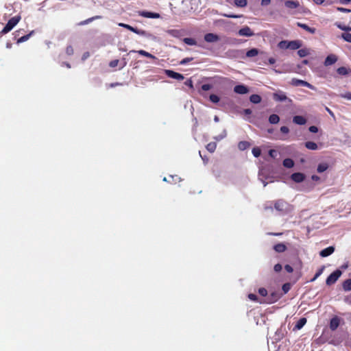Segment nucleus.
<instances>
[{
  "label": "nucleus",
  "mask_w": 351,
  "mask_h": 351,
  "mask_svg": "<svg viewBox=\"0 0 351 351\" xmlns=\"http://www.w3.org/2000/svg\"><path fill=\"white\" fill-rule=\"evenodd\" d=\"M119 26L120 27H123L124 28H126L127 29H129L138 35H141V36H145L147 38H153L154 36L152 34H151L150 33H148L144 30H142V29H139L138 28H136V27H134L130 25H128V24H125V23H119Z\"/></svg>",
  "instance_id": "obj_1"
},
{
  "label": "nucleus",
  "mask_w": 351,
  "mask_h": 351,
  "mask_svg": "<svg viewBox=\"0 0 351 351\" xmlns=\"http://www.w3.org/2000/svg\"><path fill=\"white\" fill-rule=\"evenodd\" d=\"M20 20H21L20 16H16L11 18L8 21V22L7 23L5 26L3 27V29H2L1 33L2 34L8 33L10 31H11L13 29V27L15 25H17V23L19 22Z\"/></svg>",
  "instance_id": "obj_2"
},
{
  "label": "nucleus",
  "mask_w": 351,
  "mask_h": 351,
  "mask_svg": "<svg viewBox=\"0 0 351 351\" xmlns=\"http://www.w3.org/2000/svg\"><path fill=\"white\" fill-rule=\"evenodd\" d=\"M274 208L276 210L280 212L281 214H285L290 210L289 204L282 199L277 200L275 202Z\"/></svg>",
  "instance_id": "obj_3"
},
{
  "label": "nucleus",
  "mask_w": 351,
  "mask_h": 351,
  "mask_svg": "<svg viewBox=\"0 0 351 351\" xmlns=\"http://www.w3.org/2000/svg\"><path fill=\"white\" fill-rule=\"evenodd\" d=\"M342 272L339 269L333 271L326 279V283L327 285L330 286L335 284L339 278L341 276Z\"/></svg>",
  "instance_id": "obj_4"
},
{
  "label": "nucleus",
  "mask_w": 351,
  "mask_h": 351,
  "mask_svg": "<svg viewBox=\"0 0 351 351\" xmlns=\"http://www.w3.org/2000/svg\"><path fill=\"white\" fill-rule=\"evenodd\" d=\"M273 99L276 101H288L289 103L292 102V100L288 98L282 90H278L273 94Z\"/></svg>",
  "instance_id": "obj_5"
},
{
  "label": "nucleus",
  "mask_w": 351,
  "mask_h": 351,
  "mask_svg": "<svg viewBox=\"0 0 351 351\" xmlns=\"http://www.w3.org/2000/svg\"><path fill=\"white\" fill-rule=\"evenodd\" d=\"M291 84L295 86H303L307 87L312 90L316 89V88L314 86H313L312 84H311L310 83H308L306 81L302 80L296 79V78H293L291 80Z\"/></svg>",
  "instance_id": "obj_6"
},
{
  "label": "nucleus",
  "mask_w": 351,
  "mask_h": 351,
  "mask_svg": "<svg viewBox=\"0 0 351 351\" xmlns=\"http://www.w3.org/2000/svg\"><path fill=\"white\" fill-rule=\"evenodd\" d=\"M238 34L241 36H252L254 35V32L248 26H245L240 29L238 32Z\"/></svg>",
  "instance_id": "obj_7"
},
{
  "label": "nucleus",
  "mask_w": 351,
  "mask_h": 351,
  "mask_svg": "<svg viewBox=\"0 0 351 351\" xmlns=\"http://www.w3.org/2000/svg\"><path fill=\"white\" fill-rule=\"evenodd\" d=\"M165 73L168 77L173 79H176L178 80H182L184 79V76L182 74L176 73L171 70H165Z\"/></svg>",
  "instance_id": "obj_8"
},
{
  "label": "nucleus",
  "mask_w": 351,
  "mask_h": 351,
  "mask_svg": "<svg viewBox=\"0 0 351 351\" xmlns=\"http://www.w3.org/2000/svg\"><path fill=\"white\" fill-rule=\"evenodd\" d=\"M219 40V37L215 34L208 33L204 35V40L207 43H215Z\"/></svg>",
  "instance_id": "obj_9"
},
{
  "label": "nucleus",
  "mask_w": 351,
  "mask_h": 351,
  "mask_svg": "<svg viewBox=\"0 0 351 351\" xmlns=\"http://www.w3.org/2000/svg\"><path fill=\"white\" fill-rule=\"evenodd\" d=\"M291 178L296 183H300L305 179V175L302 173H294L291 176Z\"/></svg>",
  "instance_id": "obj_10"
},
{
  "label": "nucleus",
  "mask_w": 351,
  "mask_h": 351,
  "mask_svg": "<svg viewBox=\"0 0 351 351\" xmlns=\"http://www.w3.org/2000/svg\"><path fill=\"white\" fill-rule=\"evenodd\" d=\"M234 91L240 95H244L249 92L247 86L243 84L237 85L234 87Z\"/></svg>",
  "instance_id": "obj_11"
},
{
  "label": "nucleus",
  "mask_w": 351,
  "mask_h": 351,
  "mask_svg": "<svg viewBox=\"0 0 351 351\" xmlns=\"http://www.w3.org/2000/svg\"><path fill=\"white\" fill-rule=\"evenodd\" d=\"M340 324V318L335 316L330 319V328L331 330H335Z\"/></svg>",
  "instance_id": "obj_12"
},
{
  "label": "nucleus",
  "mask_w": 351,
  "mask_h": 351,
  "mask_svg": "<svg viewBox=\"0 0 351 351\" xmlns=\"http://www.w3.org/2000/svg\"><path fill=\"white\" fill-rule=\"evenodd\" d=\"M337 61V57L334 54H330L326 57L324 61V65L328 66L335 64Z\"/></svg>",
  "instance_id": "obj_13"
},
{
  "label": "nucleus",
  "mask_w": 351,
  "mask_h": 351,
  "mask_svg": "<svg viewBox=\"0 0 351 351\" xmlns=\"http://www.w3.org/2000/svg\"><path fill=\"white\" fill-rule=\"evenodd\" d=\"M140 15L149 19H158L160 18V14L158 13L151 12L148 11H143L140 13Z\"/></svg>",
  "instance_id": "obj_14"
},
{
  "label": "nucleus",
  "mask_w": 351,
  "mask_h": 351,
  "mask_svg": "<svg viewBox=\"0 0 351 351\" xmlns=\"http://www.w3.org/2000/svg\"><path fill=\"white\" fill-rule=\"evenodd\" d=\"M335 251V247L332 246L328 247L324 250H322L319 252V255L322 257H326L332 254Z\"/></svg>",
  "instance_id": "obj_15"
},
{
  "label": "nucleus",
  "mask_w": 351,
  "mask_h": 351,
  "mask_svg": "<svg viewBox=\"0 0 351 351\" xmlns=\"http://www.w3.org/2000/svg\"><path fill=\"white\" fill-rule=\"evenodd\" d=\"M285 5L291 10L298 8L300 6V3L298 1H286Z\"/></svg>",
  "instance_id": "obj_16"
},
{
  "label": "nucleus",
  "mask_w": 351,
  "mask_h": 351,
  "mask_svg": "<svg viewBox=\"0 0 351 351\" xmlns=\"http://www.w3.org/2000/svg\"><path fill=\"white\" fill-rule=\"evenodd\" d=\"M293 122L295 124L302 125L306 123V119L302 116L296 115L293 117Z\"/></svg>",
  "instance_id": "obj_17"
},
{
  "label": "nucleus",
  "mask_w": 351,
  "mask_h": 351,
  "mask_svg": "<svg viewBox=\"0 0 351 351\" xmlns=\"http://www.w3.org/2000/svg\"><path fill=\"white\" fill-rule=\"evenodd\" d=\"M130 53H138V54L144 56L145 57L152 58V59H156V58L154 56H153L152 54L148 53L147 51L142 50V49L138 50V51L132 50L130 51Z\"/></svg>",
  "instance_id": "obj_18"
},
{
  "label": "nucleus",
  "mask_w": 351,
  "mask_h": 351,
  "mask_svg": "<svg viewBox=\"0 0 351 351\" xmlns=\"http://www.w3.org/2000/svg\"><path fill=\"white\" fill-rule=\"evenodd\" d=\"M297 25L298 27L305 29L306 31L308 32L311 34H315V33L316 29L315 28H313V27H308L306 24L298 22V23H297Z\"/></svg>",
  "instance_id": "obj_19"
},
{
  "label": "nucleus",
  "mask_w": 351,
  "mask_h": 351,
  "mask_svg": "<svg viewBox=\"0 0 351 351\" xmlns=\"http://www.w3.org/2000/svg\"><path fill=\"white\" fill-rule=\"evenodd\" d=\"M302 45L301 41L300 40H292L289 41V49L295 50L298 49Z\"/></svg>",
  "instance_id": "obj_20"
},
{
  "label": "nucleus",
  "mask_w": 351,
  "mask_h": 351,
  "mask_svg": "<svg viewBox=\"0 0 351 351\" xmlns=\"http://www.w3.org/2000/svg\"><path fill=\"white\" fill-rule=\"evenodd\" d=\"M306 323V319L304 317L300 318L298 322L296 323L295 326H294L293 330H300L301 329Z\"/></svg>",
  "instance_id": "obj_21"
},
{
  "label": "nucleus",
  "mask_w": 351,
  "mask_h": 351,
  "mask_svg": "<svg viewBox=\"0 0 351 351\" xmlns=\"http://www.w3.org/2000/svg\"><path fill=\"white\" fill-rule=\"evenodd\" d=\"M337 72L341 75H346L351 73V70L346 67L341 66L337 69Z\"/></svg>",
  "instance_id": "obj_22"
},
{
  "label": "nucleus",
  "mask_w": 351,
  "mask_h": 351,
  "mask_svg": "<svg viewBox=\"0 0 351 351\" xmlns=\"http://www.w3.org/2000/svg\"><path fill=\"white\" fill-rule=\"evenodd\" d=\"M280 121V117L276 114H271L269 117V122L271 124H276Z\"/></svg>",
  "instance_id": "obj_23"
},
{
  "label": "nucleus",
  "mask_w": 351,
  "mask_h": 351,
  "mask_svg": "<svg viewBox=\"0 0 351 351\" xmlns=\"http://www.w3.org/2000/svg\"><path fill=\"white\" fill-rule=\"evenodd\" d=\"M305 147L310 150H316L318 148L317 145L312 141H307L305 143Z\"/></svg>",
  "instance_id": "obj_24"
},
{
  "label": "nucleus",
  "mask_w": 351,
  "mask_h": 351,
  "mask_svg": "<svg viewBox=\"0 0 351 351\" xmlns=\"http://www.w3.org/2000/svg\"><path fill=\"white\" fill-rule=\"evenodd\" d=\"M343 289L345 291H351V278L346 280L342 285Z\"/></svg>",
  "instance_id": "obj_25"
},
{
  "label": "nucleus",
  "mask_w": 351,
  "mask_h": 351,
  "mask_svg": "<svg viewBox=\"0 0 351 351\" xmlns=\"http://www.w3.org/2000/svg\"><path fill=\"white\" fill-rule=\"evenodd\" d=\"M250 101L253 104H259L261 101V97L258 95L254 94L250 97Z\"/></svg>",
  "instance_id": "obj_26"
},
{
  "label": "nucleus",
  "mask_w": 351,
  "mask_h": 351,
  "mask_svg": "<svg viewBox=\"0 0 351 351\" xmlns=\"http://www.w3.org/2000/svg\"><path fill=\"white\" fill-rule=\"evenodd\" d=\"M274 249L277 252H283L286 250L287 247L283 243H278L274 245Z\"/></svg>",
  "instance_id": "obj_27"
},
{
  "label": "nucleus",
  "mask_w": 351,
  "mask_h": 351,
  "mask_svg": "<svg viewBox=\"0 0 351 351\" xmlns=\"http://www.w3.org/2000/svg\"><path fill=\"white\" fill-rule=\"evenodd\" d=\"M328 168V165L326 162L320 163L317 166V171L318 173H323L326 171Z\"/></svg>",
  "instance_id": "obj_28"
},
{
  "label": "nucleus",
  "mask_w": 351,
  "mask_h": 351,
  "mask_svg": "<svg viewBox=\"0 0 351 351\" xmlns=\"http://www.w3.org/2000/svg\"><path fill=\"white\" fill-rule=\"evenodd\" d=\"M258 53L259 51L257 49L253 48L247 51L246 56L248 58H252L257 56Z\"/></svg>",
  "instance_id": "obj_29"
},
{
  "label": "nucleus",
  "mask_w": 351,
  "mask_h": 351,
  "mask_svg": "<svg viewBox=\"0 0 351 351\" xmlns=\"http://www.w3.org/2000/svg\"><path fill=\"white\" fill-rule=\"evenodd\" d=\"M283 165L287 168H291L294 165V161L291 158H286L283 160Z\"/></svg>",
  "instance_id": "obj_30"
},
{
  "label": "nucleus",
  "mask_w": 351,
  "mask_h": 351,
  "mask_svg": "<svg viewBox=\"0 0 351 351\" xmlns=\"http://www.w3.org/2000/svg\"><path fill=\"white\" fill-rule=\"evenodd\" d=\"M278 46L280 49H289V41L282 40L278 43Z\"/></svg>",
  "instance_id": "obj_31"
},
{
  "label": "nucleus",
  "mask_w": 351,
  "mask_h": 351,
  "mask_svg": "<svg viewBox=\"0 0 351 351\" xmlns=\"http://www.w3.org/2000/svg\"><path fill=\"white\" fill-rule=\"evenodd\" d=\"M217 147V143L215 142H210L206 145V149L210 152V153H213L215 152Z\"/></svg>",
  "instance_id": "obj_32"
},
{
  "label": "nucleus",
  "mask_w": 351,
  "mask_h": 351,
  "mask_svg": "<svg viewBox=\"0 0 351 351\" xmlns=\"http://www.w3.org/2000/svg\"><path fill=\"white\" fill-rule=\"evenodd\" d=\"M250 146V143L247 141H241L238 144V147L240 150L243 151L248 148Z\"/></svg>",
  "instance_id": "obj_33"
},
{
  "label": "nucleus",
  "mask_w": 351,
  "mask_h": 351,
  "mask_svg": "<svg viewBox=\"0 0 351 351\" xmlns=\"http://www.w3.org/2000/svg\"><path fill=\"white\" fill-rule=\"evenodd\" d=\"M33 34H34V31H32L29 34L19 38L17 40V43L19 44V43H23L25 41H27Z\"/></svg>",
  "instance_id": "obj_34"
},
{
  "label": "nucleus",
  "mask_w": 351,
  "mask_h": 351,
  "mask_svg": "<svg viewBox=\"0 0 351 351\" xmlns=\"http://www.w3.org/2000/svg\"><path fill=\"white\" fill-rule=\"evenodd\" d=\"M167 33L169 35H171V36H172L173 37H176V38L180 36V35H181V32L178 29H169L167 31Z\"/></svg>",
  "instance_id": "obj_35"
},
{
  "label": "nucleus",
  "mask_w": 351,
  "mask_h": 351,
  "mask_svg": "<svg viewBox=\"0 0 351 351\" xmlns=\"http://www.w3.org/2000/svg\"><path fill=\"white\" fill-rule=\"evenodd\" d=\"M234 4L239 8L245 7L247 4V0H234Z\"/></svg>",
  "instance_id": "obj_36"
},
{
  "label": "nucleus",
  "mask_w": 351,
  "mask_h": 351,
  "mask_svg": "<svg viewBox=\"0 0 351 351\" xmlns=\"http://www.w3.org/2000/svg\"><path fill=\"white\" fill-rule=\"evenodd\" d=\"M298 54L300 57L304 58L309 54L308 49H301L298 51Z\"/></svg>",
  "instance_id": "obj_37"
},
{
  "label": "nucleus",
  "mask_w": 351,
  "mask_h": 351,
  "mask_svg": "<svg viewBox=\"0 0 351 351\" xmlns=\"http://www.w3.org/2000/svg\"><path fill=\"white\" fill-rule=\"evenodd\" d=\"M183 41L185 44L188 45H195L197 44V42L195 39L192 38H185L183 39Z\"/></svg>",
  "instance_id": "obj_38"
},
{
  "label": "nucleus",
  "mask_w": 351,
  "mask_h": 351,
  "mask_svg": "<svg viewBox=\"0 0 351 351\" xmlns=\"http://www.w3.org/2000/svg\"><path fill=\"white\" fill-rule=\"evenodd\" d=\"M271 298H270L268 301L269 303H274L275 302H276L280 298V295L278 294V293H273L271 294Z\"/></svg>",
  "instance_id": "obj_39"
},
{
  "label": "nucleus",
  "mask_w": 351,
  "mask_h": 351,
  "mask_svg": "<svg viewBox=\"0 0 351 351\" xmlns=\"http://www.w3.org/2000/svg\"><path fill=\"white\" fill-rule=\"evenodd\" d=\"M226 135H227L226 130H223V132H221V134H220L218 136H215L214 139L217 141H219L223 139L226 136Z\"/></svg>",
  "instance_id": "obj_40"
},
{
  "label": "nucleus",
  "mask_w": 351,
  "mask_h": 351,
  "mask_svg": "<svg viewBox=\"0 0 351 351\" xmlns=\"http://www.w3.org/2000/svg\"><path fill=\"white\" fill-rule=\"evenodd\" d=\"M335 25L339 28L341 30H343V31H346V32H348V31H350L351 30V27H349V26H346V25H343L341 23H335Z\"/></svg>",
  "instance_id": "obj_41"
},
{
  "label": "nucleus",
  "mask_w": 351,
  "mask_h": 351,
  "mask_svg": "<svg viewBox=\"0 0 351 351\" xmlns=\"http://www.w3.org/2000/svg\"><path fill=\"white\" fill-rule=\"evenodd\" d=\"M341 38L346 41L351 43V34L350 33H343L341 34Z\"/></svg>",
  "instance_id": "obj_42"
},
{
  "label": "nucleus",
  "mask_w": 351,
  "mask_h": 351,
  "mask_svg": "<svg viewBox=\"0 0 351 351\" xmlns=\"http://www.w3.org/2000/svg\"><path fill=\"white\" fill-rule=\"evenodd\" d=\"M339 96L341 98L346 99L351 101V92H346L345 93L339 94Z\"/></svg>",
  "instance_id": "obj_43"
},
{
  "label": "nucleus",
  "mask_w": 351,
  "mask_h": 351,
  "mask_svg": "<svg viewBox=\"0 0 351 351\" xmlns=\"http://www.w3.org/2000/svg\"><path fill=\"white\" fill-rule=\"evenodd\" d=\"M252 154L254 155V156L256 158L258 157L261 153V149L258 147H254L252 149Z\"/></svg>",
  "instance_id": "obj_44"
},
{
  "label": "nucleus",
  "mask_w": 351,
  "mask_h": 351,
  "mask_svg": "<svg viewBox=\"0 0 351 351\" xmlns=\"http://www.w3.org/2000/svg\"><path fill=\"white\" fill-rule=\"evenodd\" d=\"M101 16H93V17H91V18H89L87 20L82 22L80 24L81 25H85V24H88V23L93 21V20L95 19H101Z\"/></svg>",
  "instance_id": "obj_45"
},
{
  "label": "nucleus",
  "mask_w": 351,
  "mask_h": 351,
  "mask_svg": "<svg viewBox=\"0 0 351 351\" xmlns=\"http://www.w3.org/2000/svg\"><path fill=\"white\" fill-rule=\"evenodd\" d=\"M209 98L210 100L213 103H218L219 101V97L215 94L210 95Z\"/></svg>",
  "instance_id": "obj_46"
},
{
  "label": "nucleus",
  "mask_w": 351,
  "mask_h": 351,
  "mask_svg": "<svg viewBox=\"0 0 351 351\" xmlns=\"http://www.w3.org/2000/svg\"><path fill=\"white\" fill-rule=\"evenodd\" d=\"M222 16L228 18H232V19H239L242 16V15H237L233 14H221Z\"/></svg>",
  "instance_id": "obj_47"
},
{
  "label": "nucleus",
  "mask_w": 351,
  "mask_h": 351,
  "mask_svg": "<svg viewBox=\"0 0 351 351\" xmlns=\"http://www.w3.org/2000/svg\"><path fill=\"white\" fill-rule=\"evenodd\" d=\"M324 269V267H321V268H320V269L317 271V273L315 274V276L313 277V279H311V281H312V282H313V281L315 280V279H317V278H318V277H319V276L322 274V272H323Z\"/></svg>",
  "instance_id": "obj_48"
},
{
  "label": "nucleus",
  "mask_w": 351,
  "mask_h": 351,
  "mask_svg": "<svg viewBox=\"0 0 351 351\" xmlns=\"http://www.w3.org/2000/svg\"><path fill=\"white\" fill-rule=\"evenodd\" d=\"M291 289V285L289 283H285L282 285V289L284 293H287Z\"/></svg>",
  "instance_id": "obj_49"
},
{
  "label": "nucleus",
  "mask_w": 351,
  "mask_h": 351,
  "mask_svg": "<svg viewBox=\"0 0 351 351\" xmlns=\"http://www.w3.org/2000/svg\"><path fill=\"white\" fill-rule=\"evenodd\" d=\"M269 155L270 157L273 158H275L277 157L278 156V152L275 149H270L269 151Z\"/></svg>",
  "instance_id": "obj_50"
},
{
  "label": "nucleus",
  "mask_w": 351,
  "mask_h": 351,
  "mask_svg": "<svg viewBox=\"0 0 351 351\" xmlns=\"http://www.w3.org/2000/svg\"><path fill=\"white\" fill-rule=\"evenodd\" d=\"M66 53L69 56H71L73 53V49L72 46H71V45L67 46V47L66 49Z\"/></svg>",
  "instance_id": "obj_51"
},
{
  "label": "nucleus",
  "mask_w": 351,
  "mask_h": 351,
  "mask_svg": "<svg viewBox=\"0 0 351 351\" xmlns=\"http://www.w3.org/2000/svg\"><path fill=\"white\" fill-rule=\"evenodd\" d=\"M258 293L262 296H266L267 294V291L265 288H260L258 289Z\"/></svg>",
  "instance_id": "obj_52"
},
{
  "label": "nucleus",
  "mask_w": 351,
  "mask_h": 351,
  "mask_svg": "<svg viewBox=\"0 0 351 351\" xmlns=\"http://www.w3.org/2000/svg\"><path fill=\"white\" fill-rule=\"evenodd\" d=\"M193 58H184L183 60H182L180 61V64H187L188 62H191V60H193Z\"/></svg>",
  "instance_id": "obj_53"
},
{
  "label": "nucleus",
  "mask_w": 351,
  "mask_h": 351,
  "mask_svg": "<svg viewBox=\"0 0 351 351\" xmlns=\"http://www.w3.org/2000/svg\"><path fill=\"white\" fill-rule=\"evenodd\" d=\"M337 10L339 12H346V13H349L351 12V10L350 9H348V8H341V7H338L337 8Z\"/></svg>",
  "instance_id": "obj_54"
},
{
  "label": "nucleus",
  "mask_w": 351,
  "mask_h": 351,
  "mask_svg": "<svg viewBox=\"0 0 351 351\" xmlns=\"http://www.w3.org/2000/svg\"><path fill=\"white\" fill-rule=\"evenodd\" d=\"M280 132L283 134H288L289 132V129L287 126H282L280 128Z\"/></svg>",
  "instance_id": "obj_55"
},
{
  "label": "nucleus",
  "mask_w": 351,
  "mask_h": 351,
  "mask_svg": "<svg viewBox=\"0 0 351 351\" xmlns=\"http://www.w3.org/2000/svg\"><path fill=\"white\" fill-rule=\"evenodd\" d=\"M308 130L312 133H316L318 132V128L315 125H312L309 127Z\"/></svg>",
  "instance_id": "obj_56"
},
{
  "label": "nucleus",
  "mask_w": 351,
  "mask_h": 351,
  "mask_svg": "<svg viewBox=\"0 0 351 351\" xmlns=\"http://www.w3.org/2000/svg\"><path fill=\"white\" fill-rule=\"evenodd\" d=\"M282 265L279 263L274 265V269L276 272H279L282 269Z\"/></svg>",
  "instance_id": "obj_57"
},
{
  "label": "nucleus",
  "mask_w": 351,
  "mask_h": 351,
  "mask_svg": "<svg viewBox=\"0 0 351 351\" xmlns=\"http://www.w3.org/2000/svg\"><path fill=\"white\" fill-rule=\"evenodd\" d=\"M211 86L208 84H205L202 86V89L205 91L209 90Z\"/></svg>",
  "instance_id": "obj_58"
},
{
  "label": "nucleus",
  "mask_w": 351,
  "mask_h": 351,
  "mask_svg": "<svg viewBox=\"0 0 351 351\" xmlns=\"http://www.w3.org/2000/svg\"><path fill=\"white\" fill-rule=\"evenodd\" d=\"M119 60H114L111 61L109 64L110 67H115L118 65Z\"/></svg>",
  "instance_id": "obj_59"
},
{
  "label": "nucleus",
  "mask_w": 351,
  "mask_h": 351,
  "mask_svg": "<svg viewBox=\"0 0 351 351\" xmlns=\"http://www.w3.org/2000/svg\"><path fill=\"white\" fill-rule=\"evenodd\" d=\"M285 269L289 273H291L293 271V267L291 265H286L285 266Z\"/></svg>",
  "instance_id": "obj_60"
},
{
  "label": "nucleus",
  "mask_w": 351,
  "mask_h": 351,
  "mask_svg": "<svg viewBox=\"0 0 351 351\" xmlns=\"http://www.w3.org/2000/svg\"><path fill=\"white\" fill-rule=\"evenodd\" d=\"M249 299L253 301H256L257 300V296L255 294L250 293L248 295Z\"/></svg>",
  "instance_id": "obj_61"
},
{
  "label": "nucleus",
  "mask_w": 351,
  "mask_h": 351,
  "mask_svg": "<svg viewBox=\"0 0 351 351\" xmlns=\"http://www.w3.org/2000/svg\"><path fill=\"white\" fill-rule=\"evenodd\" d=\"M90 56L89 52H85L82 55V60L84 61L86 59H87Z\"/></svg>",
  "instance_id": "obj_62"
},
{
  "label": "nucleus",
  "mask_w": 351,
  "mask_h": 351,
  "mask_svg": "<svg viewBox=\"0 0 351 351\" xmlns=\"http://www.w3.org/2000/svg\"><path fill=\"white\" fill-rule=\"evenodd\" d=\"M271 2V0H261V5L263 6L268 5Z\"/></svg>",
  "instance_id": "obj_63"
},
{
  "label": "nucleus",
  "mask_w": 351,
  "mask_h": 351,
  "mask_svg": "<svg viewBox=\"0 0 351 351\" xmlns=\"http://www.w3.org/2000/svg\"><path fill=\"white\" fill-rule=\"evenodd\" d=\"M243 113H244L245 115H250V114H252V110H251L250 109H249V108H247V109H245V110H243Z\"/></svg>",
  "instance_id": "obj_64"
}]
</instances>
